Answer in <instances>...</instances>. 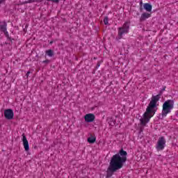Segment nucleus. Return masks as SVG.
I'll return each instance as SVG.
<instances>
[{"label": "nucleus", "mask_w": 178, "mask_h": 178, "mask_svg": "<svg viewBox=\"0 0 178 178\" xmlns=\"http://www.w3.org/2000/svg\"><path fill=\"white\" fill-rule=\"evenodd\" d=\"M126 161H127V152L121 149L118 153L112 156L108 168H107L106 178L112 177L115 172H118V170L122 169Z\"/></svg>", "instance_id": "1"}, {"label": "nucleus", "mask_w": 178, "mask_h": 178, "mask_svg": "<svg viewBox=\"0 0 178 178\" xmlns=\"http://www.w3.org/2000/svg\"><path fill=\"white\" fill-rule=\"evenodd\" d=\"M166 90V86H164L160 93L156 96H152V100L150 101L145 113L143 114V117L140 120L141 126H147V123L149 122L151 118L155 115V112H156L157 102L161 99V95L163 91Z\"/></svg>", "instance_id": "2"}, {"label": "nucleus", "mask_w": 178, "mask_h": 178, "mask_svg": "<svg viewBox=\"0 0 178 178\" xmlns=\"http://www.w3.org/2000/svg\"><path fill=\"white\" fill-rule=\"evenodd\" d=\"M173 108H175V101L172 99L166 100L163 104L161 116L163 118L168 116V114L172 112Z\"/></svg>", "instance_id": "3"}, {"label": "nucleus", "mask_w": 178, "mask_h": 178, "mask_svg": "<svg viewBox=\"0 0 178 178\" xmlns=\"http://www.w3.org/2000/svg\"><path fill=\"white\" fill-rule=\"evenodd\" d=\"M130 30V23L125 22L122 26L118 28V40L123 38V34H127Z\"/></svg>", "instance_id": "4"}, {"label": "nucleus", "mask_w": 178, "mask_h": 178, "mask_svg": "<svg viewBox=\"0 0 178 178\" xmlns=\"http://www.w3.org/2000/svg\"><path fill=\"white\" fill-rule=\"evenodd\" d=\"M165 145H166V140L165 139V137L161 136L159 138V140L157 141V145L156 146L157 151H162V149H164Z\"/></svg>", "instance_id": "5"}, {"label": "nucleus", "mask_w": 178, "mask_h": 178, "mask_svg": "<svg viewBox=\"0 0 178 178\" xmlns=\"http://www.w3.org/2000/svg\"><path fill=\"white\" fill-rule=\"evenodd\" d=\"M13 116H15V113L12 108L6 109L4 111V118H6L7 120H12V119H13Z\"/></svg>", "instance_id": "6"}, {"label": "nucleus", "mask_w": 178, "mask_h": 178, "mask_svg": "<svg viewBox=\"0 0 178 178\" xmlns=\"http://www.w3.org/2000/svg\"><path fill=\"white\" fill-rule=\"evenodd\" d=\"M85 122L86 123H92L95 120V115L92 113H88L84 116Z\"/></svg>", "instance_id": "7"}, {"label": "nucleus", "mask_w": 178, "mask_h": 178, "mask_svg": "<svg viewBox=\"0 0 178 178\" xmlns=\"http://www.w3.org/2000/svg\"><path fill=\"white\" fill-rule=\"evenodd\" d=\"M22 143L24 145V148L25 151L27 152L30 149V146L29 145V140H27V138L24 134H22Z\"/></svg>", "instance_id": "8"}, {"label": "nucleus", "mask_w": 178, "mask_h": 178, "mask_svg": "<svg viewBox=\"0 0 178 178\" xmlns=\"http://www.w3.org/2000/svg\"><path fill=\"white\" fill-rule=\"evenodd\" d=\"M149 17H151V14L148 13H143L140 16V21L144 22L147 20V19H149Z\"/></svg>", "instance_id": "9"}, {"label": "nucleus", "mask_w": 178, "mask_h": 178, "mask_svg": "<svg viewBox=\"0 0 178 178\" xmlns=\"http://www.w3.org/2000/svg\"><path fill=\"white\" fill-rule=\"evenodd\" d=\"M8 24H6V22H1V24H0V31L2 33H5V31H7L8 29Z\"/></svg>", "instance_id": "10"}, {"label": "nucleus", "mask_w": 178, "mask_h": 178, "mask_svg": "<svg viewBox=\"0 0 178 178\" xmlns=\"http://www.w3.org/2000/svg\"><path fill=\"white\" fill-rule=\"evenodd\" d=\"M143 8H144V9L146 10L147 12H151L152 10V5H151L148 3H145L143 5Z\"/></svg>", "instance_id": "11"}, {"label": "nucleus", "mask_w": 178, "mask_h": 178, "mask_svg": "<svg viewBox=\"0 0 178 178\" xmlns=\"http://www.w3.org/2000/svg\"><path fill=\"white\" fill-rule=\"evenodd\" d=\"M95 141H97V138L95 136L91 135L90 137L88 138V143H89V144H94Z\"/></svg>", "instance_id": "12"}, {"label": "nucleus", "mask_w": 178, "mask_h": 178, "mask_svg": "<svg viewBox=\"0 0 178 178\" xmlns=\"http://www.w3.org/2000/svg\"><path fill=\"white\" fill-rule=\"evenodd\" d=\"M46 55H47V56H49L50 58H52V56H55V53L54 52V50L49 49L46 51Z\"/></svg>", "instance_id": "13"}, {"label": "nucleus", "mask_w": 178, "mask_h": 178, "mask_svg": "<svg viewBox=\"0 0 178 178\" xmlns=\"http://www.w3.org/2000/svg\"><path fill=\"white\" fill-rule=\"evenodd\" d=\"M3 33H4L5 35H6V38H7L8 40H9L10 41H12V38H10V37L9 36V33H8V31H6L3 32Z\"/></svg>", "instance_id": "14"}, {"label": "nucleus", "mask_w": 178, "mask_h": 178, "mask_svg": "<svg viewBox=\"0 0 178 178\" xmlns=\"http://www.w3.org/2000/svg\"><path fill=\"white\" fill-rule=\"evenodd\" d=\"M109 22V18L108 17H105L104 19V22L106 26H108Z\"/></svg>", "instance_id": "15"}, {"label": "nucleus", "mask_w": 178, "mask_h": 178, "mask_svg": "<svg viewBox=\"0 0 178 178\" xmlns=\"http://www.w3.org/2000/svg\"><path fill=\"white\" fill-rule=\"evenodd\" d=\"M31 2H33V0L25 1L22 3H21V5H26V3H31Z\"/></svg>", "instance_id": "16"}, {"label": "nucleus", "mask_w": 178, "mask_h": 178, "mask_svg": "<svg viewBox=\"0 0 178 178\" xmlns=\"http://www.w3.org/2000/svg\"><path fill=\"white\" fill-rule=\"evenodd\" d=\"M42 63H45V65H49L51 63V60L47 59L42 61Z\"/></svg>", "instance_id": "17"}, {"label": "nucleus", "mask_w": 178, "mask_h": 178, "mask_svg": "<svg viewBox=\"0 0 178 178\" xmlns=\"http://www.w3.org/2000/svg\"><path fill=\"white\" fill-rule=\"evenodd\" d=\"M101 66V62H98L96 66V69H98V67H99Z\"/></svg>", "instance_id": "18"}, {"label": "nucleus", "mask_w": 178, "mask_h": 178, "mask_svg": "<svg viewBox=\"0 0 178 178\" xmlns=\"http://www.w3.org/2000/svg\"><path fill=\"white\" fill-rule=\"evenodd\" d=\"M30 73H31L30 71H28V72H26V76L27 78H28L29 76L30 75Z\"/></svg>", "instance_id": "19"}, {"label": "nucleus", "mask_w": 178, "mask_h": 178, "mask_svg": "<svg viewBox=\"0 0 178 178\" xmlns=\"http://www.w3.org/2000/svg\"><path fill=\"white\" fill-rule=\"evenodd\" d=\"M52 44H54V42L53 41L50 42V44L52 45Z\"/></svg>", "instance_id": "20"}, {"label": "nucleus", "mask_w": 178, "mask_h": 178, "mask_svg": "<svg viewBox=\"0 0 178 178\" xmlns=\"http://www.w3.org/2000/svg\"><path fill=\"white\" fill-rule=\"evenodd\" d=\"M140 10H143V8L142 7H140Z\"/></svg>", "instance_id": "21"}]
</instances>
